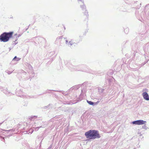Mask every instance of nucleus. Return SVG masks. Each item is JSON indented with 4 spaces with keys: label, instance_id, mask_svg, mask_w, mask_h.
Wrapping results in <instances>:
<instances>
[{
    "label": "nucleus",
    "instance_id": "obj_1",
    "mask_svg": "<svg viewBox=\"0 0 149 149\" xmlns=\"http://www.w3.org/2000/svg\"><path fill=\"white\" fill-rule=\"evenodd\" d=\"M86 138L89 139H95L99 138L101 136L98 131L95 130H90L85 133Z\"/></svg>",
    "mask_w": 149,
    "mask_h": 149
},
{
    "label": "nucleus",
    "instance_id": "obj_2",
    "mask_svg": "<svg viewBox=\"0 0 149 149\" xmlns=\"http://www.w3.org/2000/svg\"><path fill=\"white\" fill-rule=\"evenodd\" d=\"M13 33V31L3 33L0 35V41L3 42H8L12 37Z\"/></svg>",
    "mask_w": 149,
    "mask_h": 149
},
{
    "label": "nucleus",
    "instance_id": "obj_3",
    "mask_svg": "<svg viewBox=\"0 0 149 149\" xmlns=\"http://www.w3.org/2000/svg\"><path fill=\"white\" fill-rule=\"evenodd\" d=\"M17 77L20 80L23 81H26L28 79H31L30 76H29L28 73L25 72L23 70H21L20 72L17 74Z\"/></svg>",
    "mask_w": 149,
    "mask_h": 149
},
{
    "label": "nucleus",
    "instance_id": "obj_4",
    "mask_svg": "<svg viewBox=\"0 0 149 149\" xmlns=\"http://www.w3.org/2000/svg\"><path fill=\"white\" fill-rule=\"evenodd\" d=\"M15 120L13 119L8 118L2 123H0V125L2 124L7 126V127H11L15 123Z\"/></svg>",
    "mask_w": 149,
    "mask_h": 149
},
{
    "label": "nucleus",
    "instance_id": "obj_5",
    "mask_svg": "<svg viewBox=\"0 0 149 149\" xmlns=\"http://www.w3.org/2000/svg\"><path fill=\"white\" fill-rule=\"evenodd\" d=\"M23 126H24L23 123H21L20 124H19L17 125V128L12 129H10L8 130H7L6 131H8V132H10L11 133H12L11 134H10L8 135V136H11L13 134V132L17 131L19 128H20V130L24 129V127H23Z\"/></svg>",
    "mask_w": 149,
    "mask_h": 149
},
{
    "label": "nucleus",
    "instance_id": "obj_6",
    "mask_svg": "<svg viewBox=\"0 0 149 149\" xmlns=\"http://www.w3.org/2000/svg\"><path fill=\"white\" fill-rule=\"evenodd\" d=\"M37 40H38V42L39 43H42V45L45 46L46 41L45 38L42 37H38V36L33 38H32V40H35L37 41Z\"/></svg>",
    "mask_w": 149,
    "mask_h": 149
},
{
    "label": "nucleus",
    "instance_id": "obj_7",
    "mask_svg": "<svg viewBox=\"0 0 149 149\" xmlns=\"http://www.w3.org/2000/svg\"><path fill=\"white\" fill-rule=\"evenodd\" d=\"M146 121L143 120H138L134 121L132 122L133 124H137V125H142L145 123Z\"/></svg>",
    "mask_w": 149,
    "mask_h": 149
},
{
    "label": "nucleus",
    "instance_id": "obj_8",
    "mask_svg": "<svg viewBox=\"0 0 149 149\" xmlns=\"http://www.w3.org/2000/svg\"><path fill=\"white\" fill-rule=\"evenodd\" d=\"M7 90L8 89L7 88L5 89L3 88V90L2 91L4 93H5L8 96H10L14 95L11 92H9V91H8Z\"/></svg>",
    "mask_w": 149,
    "mask_h": 149
},
{
    "label": "nucleus",
    "instance_id": "obj_9",
    "mask_svg": "<svg viewBox=\"0 0 149 149\" xmlns=\"http://www.w3.org/2000/svg\"><path fill=\"white\" fill-rule=\"evenodd\" d=\"M16 95L20 97H24V93H23L22 91L21 90H19L18 91H16L15 93Z\"/></svg>",
    "mask_w": 149,
    "mask_h": 149
},
{
    "label": "nucleus",
    "instance_id": "obj_10",
    "mask_svg": "<svg viewBox=\"0 0 149 149\" xmlns=\"http://www.w3.org/2000/svg\"><path fill=\"white\" fill-rule=\"evenodd\" d=\"M78 3L79 4L80 7L82 8H84L85 5L83 0H78Z\"/></svg>",
    "mask_w": 149,
    "mask_h": 149
},
{
    "label": "nucleus",
    "instance_id": "obj_11",
    "mask_svg": "<svg viewBox=\"0 0 149 149\" xmlns=\"http://www.w3.org/2000/svg\"><path fill=\"white\" fill-rule=\"evenodd\" d=\"M142 95L144 99L146 100H149L148 94L146 92H144L143 93Z\"/></svg>",
    "mask_w": 149,
    "mask_h": 149
},
{
    "label": "nucleus",
    "instance_id": "obj_12",
    "mask_svg": "<svg viewBox=\"0 0 149 149\" xmlns=\"http://www.w3.org/2000/svg\"><path fill=\"white\" fill-rule=\"evenodd\" d=\"M56 91L55 90H48L47 91H46V92L43 94H46L47 93H52V94H53V95L55 97L56 95L55 94H53V92H55Z\"/></svg>",
    "mask_w": 149,
    "mask_h": 149
},
{
    "label": "nucleus",
    "instance_id": "obj_13",
    "mask_svg": "<svg viewBox=\"0 0 149 149\" xmlns=\"http://www.w3.org/2000/svg\"><path fill=\"white\" fill-rule=\"evenodd\" d=\"M21 59V58H17L16 56H15L12 59V60L11 61V63H12L14 61H16L17 62L18 61Z\"/></svg>",
    "mask_w": 149,
    "mask_h": 149
},
{
    "label": "nucleus",
    "instance_id": "obj_14",
    "mask_svg": "<svg viewBox=\"0 0 149 149\" xmlns=\"http://www.w3.org/2000/svg\"><path fill=\"white\" fill-rule=\"evenodd\" d=\"M33 130L32 129H30L28 131H26L25 132H24V134H31L33 132Z\"/></svg>",
    "mask_w": 149,
    "mask_h": 149
},
{
    "label": "nucleus",
    "instance_id": "obj_15",
    "mask_svg": "<svg viewBox=\"0 0 149 149\" xmlns=\"http://www.w3.org/2000/svg\"><path fill=\"white\" fill-rule=\"evenodd\" d=\"M52 108V104H49L47 106L44 107H43V109H46L47 108Z\"/></svg>",
    "mask_w": 149,
    "mask_h": 149
},
{
    "label": "nucleus",
    "instance_id": "obj_16",
    "mask_svg": "<svg viewBox=\"0 0 149 149\" xmlns=\"http://www.w3.org/2000/svg\"><path fill=\"white\" fill-rule=\"evenodd\" d=\"M21 36V34H19L18 35H17V34H15L14 35V38H16V39L15 40V41H14V42H15V41H16L18 39V38L19 37H20Z\"/></svg>",
    "mask_w": 149,
    "mask_h": 149
},
{
    "label": "nucleus",
    "instance_id": "obj_17",
    "mask_svg": "<svg viewBox=\"0 0 149 149\" xmlns=\"http://www.w3.org/2000/svg\"><path fill=\"white\" fill-rule=\"evenodd\" d=\"M37 117V116H30V117H29V119L31 120H34V119H35Z\"/></svg>",
    "mask_w": 149,
    "mask_h": 149
},
{
    "label": "nucleus",
    "instance_id": "obj_18",
    "mask_svg": "<svg viewBox=\"0 0 149 149\" xmlns=\"http://www.w3.org/2000/svg\"><path fill=\"white\" fill-rule=\"evenodd\" d=\"M43 122H42V123H41L40 124V125H39L38 124L37 125V126H39L38 127H36L35 128V130L36 131H38V129L40 128H41V127H42V123Z\"/></svg>",
    "mask_w": 149,
    "mask_h": 149
},
{
    "label": "nucleus",
    "instance_id": "obj_19",
    "mask_svg": "<svg viewBox=\"0 0 149 149\" xmlns=\"http://www.w3.org/2000/svg\"><path fill=\"white\" fill-rule=\"evenodd\" d=\"M14 70H13L12 71H9L8 70H6V71H5V72H6L8 74H10L12 73V72H13V71Z\"/></svg>",
    "mask_w": 149,
    "mask_h": 149
},
{
    "label": "nucleus",
    "instance_id": "obj_20",
    "mask_svg": "<svg viewBox=\"0 0 149 149\" xmlns=\"http://www.w3.org/2000/svg\"><path fill=\"white\" fill-rule=\"evenodd\" d=\"M87 102L88 104H91V105H93V102H92L91 101H87Z\"/></svg>",
    "mask_w": 149,
    "mask_h": 149
},
{
    "label": "nucleus",
    "instance_id": "obj_21",
    "mask_svg": "<svg viewBox=\"0 0 149 149\" xmlns=\"http://www.w3.org/2000/svg\"><path fill=\"white\" fill-rule=\"evenodd\" d=\"M28 104V102H24L23 105L24 106H26Z\"/></svg>",
    "mask_w": 149,
    "mask_h": 149
},
{
    "label": "nucleus",
    "instance_id": "obj_22",
    "mask_svg": "<svg viewBox=\"0 0 149 149\" xmlns=\"http://www.w3.org/2000/svg\"><path fill=\"white\" fill-rule=\"evenodd\" d=\"M69 43L70 45H72L73 44L74 42H73V41L71 40L69 42Z\"/></svg>",
    "mask_w": 149,
    "mask_h": 149
},
{
    "label": "nucleus",
    "instance_id": "obj_23",
    "mask_svg": "<svg viewBox=\"0 0 149 149\" xmlns=\"http://www.w3.org/2000/svg\"><path fill=\"white\" fill-rule=\"evenodd\" d=\"M3 88H4L3 87L0 86V90L1 91H2L3 90Z\"/></svg>",
    "mask_w": 149,
    "mask_h": 149
},
{
    "label": "nucleus",
    "instance_id": "obj_24",
    "mask_svg": "<svg viewBox=\"0 0 149 149\" xmlns=\"http://www.w3.org/2000/svg\"><path fill=\"white\" fill-rule=\"evenodd\" d=\"M52 147V146L51 145L47 149H50Z\"/></svg>",
    "mask_w": 149,
    "mask_h": 149
},
{
    "label": "nucleus",
    "instance_id": "obj_25",
    "mask_svg": "<svg viewBox=\"0 0 149 149\" xmlns=\"http://www.w3.org/2000/svg\"><path fill=\"white\" fill-rule=\"evenodd\" d=\"M36 122H35V124H37L38 123H37V122H38V120H36L35 121Z\"/></svg>",
    "mask_w": 149,
    "mask_h": 149
},
{
    "label": "nucleus",
    "instance_id": "obj_26",
    "mask_svg": "<svg viewBox=\"0 0 149 149\" xmlns=\"http://www.w3.org/2000/svg\"><path fill=\"white\" fill-rule=\"evenodd\" d=\"M12 48H11V47H10V48H9V52H10V50H11V49Z\"/></svg>",
    "mask_w": 149,
    "mask_h": 149
},
{
    "label": "nucleus",
    "instance_id": "obj_27",
    "mask_svg": "<svg viewBox=\"0 0 149 149\" xmlns=\"http://www.w3.org/2000/svg\"><path fill=\"white\" fill-rule=\"evenodd\" d=\"M30 25V24L28 26V28H26V31L29 28V26Z\"/></svg>",
    "mask_w": 149,
    "mask_h": 149
},
{
    "label": "nucleus",
    "instance_id": "obj_28",
    "mask_svg": "<svg viewBox=\"0 0 149 149\" xmlns=\"http://www.w3.org/2000/svg\"><path fill=\"white\" fill-rule=\"evenodd\" d=\"M39 122H40V123H41V122H42V121L41 120H39Z\"/></svg>",
    "mask_w": 149,
    "mask_h": 149
},
{
    "label": "nucleus",
    "instance_id": "obj_29",
    "mask_svg": "<svg viewBox=\"0 0 149 149\" xmlns=\"http://www.w3.org/2000/svg\"><path fill=\"white\" fill-rule=\"evenodd\" d=\"M17 42H16V43H14V44H15V45H16V44H17Z\"/></svg>",
    "mask_w": 149,
    "mask_h": 149
},
{
    "label": "nucleus",
    "instance_id": "obj_30",
    "mask_svg": "<svg viewBox=\"0 0 149 149\" xmlns=\"http://www.w3.org/2000/svg\"><path fill=\"white\" fill-rule=\"evenodd\" d=\"M66 43L68 42V41L67 40H66Z\"/></svg>",
    "mask_w": 149,
    "mask_h": 149
},
{
    "label": "nucleus",
    "instance_id": "obj_31",
    "mask_svg": "<svg viewBox=\"0 0 149 149\" xmlns=\"http://www.w3.org/2000/svg\"><path fill=\"white\" fill-rule=\"evenodd\" d=\"M13 18V17H11V18Z\"/></svg>",
    "mask_w": 149,
    "mask_h": 149
},
{
    "label": "nucleus",
    "instance_id": "obj_32",
    "mask_svg": "<svg viewBox=\"0 0 149 149\" xmlns=\"http://www.w3.org/2000/svg\"><path fill=\"white\" fill-rule=\"evenodd\" d=\"M13 18V17H11V18Z\"/></svg>",
    "mask_w": 149,
    "mask_h": 149
},
{
    "label": "nucleus",
    "instance_id": "obj_33",
    "mask_svg": "<svg viewBox=\"0 0 149 149\" xmlns=\"http://www.w3.org/2000/svg\"><path fill=\"white\" fill-rule=\"evenodd\" d=\"M13 18V17H11V18Z\"/></svg>",
    "mask_w": 149,
    "mask_h": 149
}]
</instances>
